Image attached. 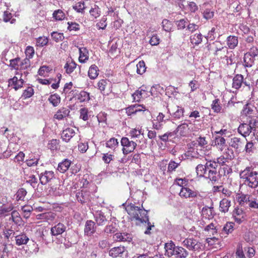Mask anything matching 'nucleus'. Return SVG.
Here are the masks:
<instances>
[{"mask_svg":"<svg viewBox=\"0 0 258 258\" xmlns=\"http://www.w3.org/2000/svg\"><path fill=\"white\" fill-rule=\"evenodd\" d=\"M208 50L214 55L215 57L218 60L225 59L226 63L227 65H231L233 63L232 54L229 55L228 48L226 46H221L218 45L217 42H214L208 46Z\"/></svg>","mask_w":258,"mask_h":258,"instance_id":"obj_1","label":"nucleus"},{"mask_svg":"<svg viewBox=\"0 0 258 258\" xmlns=\"http://www.w3.org/2000/svg\"><path fill=\"white\" fill-rule=\"evenodd\" d=\"M240 178L249 187L255 188L258 187V171L254 170L252 166H247L240 172Z\"/></svg>","mask_w":258,"mask_h":258,"instance_id":"obj_2","label":"nucleus"},{"mask_svg":"<svg viewBox=\"0 0 258 258\" xmlns=\"http://www.w3.org/2000/svg\"><path fill=\"white\" fill-rule=\"evenodd\" d=\"M125 210L131 219H135L143 223V221H148V211L143 209V206L141 208L131 203L127 205Z\"/></svg>","mask_w":258,"mask_h":258,"instance_id":"obj_3","label":"nucleus"},{"mask_svg":"<svg viewBox=\"0 0 258 258\" xmlns=\"http://www.w3.org/2000/svg\"><path fill=\"white\" fill-rule=\"evenodd\" d=\"M165 254L169 257L172 256L176 258H185L188 255V251L181 246H175L173 242L165 244Z\"/></svg>","mask_w":258,"mask_h":258,"instance_id":"obj_4","label":"nucleus"},{"mask_svg":"<svg viewBox=\"0 0 258 258\" xmlns=\"http://www.w3.org/2000/svg\"><path fill=\"white\" fill-rule=\"evenodd\" d=\"M257 123L258 121L255 119H251L248 123H241L238 128V132L243 137L246 138L251 133H253L255 131Z\"/></svg>","mask_w":258,"mask_h":258,"instance_id":"obj_5","label":"nucleus"},{"mask_svg":"<svg viewBox=\"0 0 258 258\" xmlns=\"http://www.w3.org/2000/svg\"><path fill=\"white\" fill-rule=\"evenodd\" d=\"M183 245L189 250L200 251L204 249V245L198 240L192 237L185 238L183 242Z\"/></svg>","mask_w":258,"mask_h":258,"instance_id":"obj_6","label":"nucleus"},{"mask_svg":"<svg viewBox=\"0 0 258 258\" xmlns=\"http://www.w3.org/2000/svg\"><path fill=\"white\" fill-rule=\"evenodd\" d=\"M120 144L122 147V153L124 155L133 152L137 146L136 142L133 140L130 141L127 137H122L121 139Z\"/></svg>","mask_w":258,"mask_h":258,"instance_id":"obj_7","label":"nucleus"},{"mask_svg":"<svg viewBox=\"0 0 258 258\" xmlns=\"http://www.w3.org/2000/svg\"><path fill=\"white\" fill-rule=\"evenodd\" d=\"M187 155L193 158H198L199 157H205L207 156L210 157V155L212 153V151L205 152L204 150L199 148L197 145H190V147L188 148L187 152Z\"/></svg>","mask_w":258,"mask_h":258,"instance_id":"obj_8","label":"nucleus"},{"mask_svg":"<svg viewBox=\"0 0 258 258\" xmlns=\"http://www.w3.org/2000/svg\"><path fill=\"white\" fill-rule=\"evenodd\" d=\"M245 143V140L237 137H233L230 139L229 144V146L234 148L236 151L241 152L244 150Z\"/></svg>","mask_w":258,"mask_h":258,"instance_id":"obj_9","label":"nucleus"},{"mask_svg":"<svg viewBox=\"0 0 258 258\" xmlns=\"http://www.w3.org/2000/svg\"><path fill=\"white\" fill-rule=\"evenodd\" d=\"M179 196L182 198H194L200 196V194L198 190H192L188 187H181Z\"/></svg>","mask_w":258,"mask_h":258,"instance_id":"obj_10","label":"nucleus"},{"mask_svg":"<svg viewBox=\"0 0 258 258\" xmlns=\"http://www.w3.org/2000/svg\"><path fill=\"white\" fill-rule=\"evenodd\" d=\"M127 254V250L123 246L114 247L109 251V256L112 257H122Z\"/></svg>","mask_w":258,"mask_h":258,"instance_id":"obj_11","label":"nucleus"},{"mask_svg":"<svg viewBox=\"0 0 258 258\" xmlns=\"http://www.w3.org/2000/svg\"><path fill=\"white\" fill-rule=\"evenodd\" d=\"M232 216L235 222L240 224L246 220V213L242 209L235 208L233 211Z\"/></svg>","mask_w":258,"mask_h":258,"instance_id":"obj_12","label":"nucleus"},{"mask_svg":"<svg viewBox=\"0 0 258 258\" xmlns=\"http://www.w3.org/2000/svg\"><path fill=\"white\" fill-rule=\"evenodd\" d=\"M76 197L78 201L82 204L87 203L91 201L90 192L87 190L82 189L77 192Z\"/></svg>","mask_w":258,"mask_h":258,"instance_id":"obj_13","label":"nucleus"},{"mask_svg":"<svg viewBox=\"0 0 258 258\" xmlns=\"http://www.w3.org/2000/svg\"><path fill=\"white\" fill-rule=\"evenodd\" d=\"M98 89L103 94H108L111 92V83L107 79H101L97 83Z\"/></svg>","mask_w":258,"mask_h":258,"instance_id":"obj_14","label":"nucleus"},{"mask_svg":"<svg viewBox=\"0 0 258 258\" xmlns=\"http://www.w3.org/2000/svg\"><path fill=\"white\" fill-rule=\"evenodd\" d=\"M21 77H22V74L21 75ZM24 83V81L21 77L18 79V77L14 76L13 78L9 79L8 86L12 87L15 90H18L23 87Z\"/></svg>","mask_w":258,"mask_h":258,"instance_id":"obj_15","label":"nucleus"},{"mask_svg":"<svg viewBox=\"0 0 258 258\" xmlns=\"http://www.w3.org/2000/svg\"><path fill=\"white\" fill-rule=\"evenodd\" d=\"M54 178V173L52 171H45L40 174L39 180L40 183L45 185Z\"/></svg>","mask_w":258,"mask_h":258,"instance_id":"obj_16","label":"nucleus"},{"mask_svg":"<svg viewBox=\"0 0 258 258\" xmlns=\"http://www.w3.org/2000/svg\"><path fill=\"white\" fill-rule=\"evenodd\" d=\"M74 97L80 103H87L90 100V93L84 90L77 93Z\"/></svg>","mask_w":258,"mask_h":258,"instance_id":"obj_17","label":"nucleus"},{"mask_svg":"<svg viewBox=\"0 0 258 258\" xmlns=\"http://www.w3.org/2000/svg\"><path fill=\"white\" fill-rule=\"evenodd\" d=\"M145 111V108L139 105H131L126 108V113L127 115L136 114L139 112L144 114Z\"/></svg>","mask_w":258,"mask_h":258,"instance_id":"obj_18","label":"nucleus"},{"mask_svg":"<svg viewBox=\"0 0 258 258\" xmlns=\"http://www.w3.org/2000/svg\"><path fill=\"white\" fill-rule=\"evenodd\" d=\"M148 92L146 90L144 87L139 88L133 94V97L135 101L139 102L141 99L147 97Z\"/></svg>","mask_w":258,"mask_h":258,"instance_id":"obj_19","label":"nucleus"},{"mask_svg":"<svg viewBox=\"0 0 258 258\" xmlns=\"http://www.w3.org/2000/svg\"><path fill=\"white\" fill-rule=\"evenodd\" d=\"M207 144L208 142L206 140V138L201 137H199L196 141H193L191 143V145H197L199 148L204 150L205 152L211 151L207 149Z\"/></svg>","mask_w":258,"mask_h":258,"instance_id":"obj_20","label":"nucleus"},{"mask_svg":"<svg viewBox=\"0 0 258 258\" xmlns=\"http://www.w3.org/2000/svg\"><path fill=\"white\" fill-rule=\"evenodd\" d=\"M66 230V226L62 223H58L51 228L50 232L53 236H57L63 233Z\"/></svg>","mask_w":258,"mask_h":258,"instance_id":"obj_21","label":"nucleus"},{"mask_svg":"<svg viewBox=\"0 0 258 258\" xmlns=\"http://www.w3.org/2000/svg\"><path fill=\"white\" fill-rule=\"evenodd\" d=\"M70 110L66 107L59 109L53 116V118L58 120H62L70 114Z\"/></svg>","mask_w":258,"mask_h":258,"instance_id":"obj_22","label":"nucleus"},{"mask_svg":"<svg viewBox=\"0 0 258 258\" xmlns=\"http://www.w3.org/2000/svg\"><path fill=\"white\" fill-rule=\"evenodd\" d=\"M113 238L116 241L121 242H131L132 240V235L127 233H116Z\"/></svg>","mask_w":258,"mask_h":258,"instance_id":"obj_23","label":"nucleus"},{"mask_svg":"<svg viewBox=\"0 0 258 258\" xmlns=\"http://www.w3.org/2000/svg\"><path fill=\"white\" fill-rule=\"evenodd\" d=\"M96 231L95 223L92 220L86 221L85 225V234L88 236H91Z\"/></svg>","mask_w":258,"mask_h":258,"instance_id":"obj_24","label":"nucleus"},{"mask_svg":"<svg viewBox=\"0 0 258 258\" xmlns=\"http://www.w3.org/2000/svg\"><path fill=\"white\" fill-rule=\"evenodd\" d=\"M218 225L216 222H215V223L212 222L205 226L204 230L207 232L210 236H214L217 233L218 229Z\"/></svg>","mask_w":258,"mask_h":258,"instance_id":"obj_25","label":"nucleus"},{"mask_svg":"<svg viewBox=\"0 0 258 258\" xmlns=\"http://www.w3.org/2000/svg\"><path fill=\"white\" fill-rule=\"evenodd\" d=\"M75 135V132L74 129L68 127L62 131L61 138L63 141L68 142Z\"/></svg>","mask_w":258,"mask_h":258,"instance_id":"obj_26","label":"nucleus"},{"mask_svg":"<svg viewBox=\"0 0 258 258\" xmlns=\"http://www.w3.org/2000/svg\"><path fill=\"white\" fill-rule=\"evenodd\" d=\"M243 83V76L241 74H237L233 79L232 88L239 89Z\"/></svg>","mask_w":258,"mask_h":258,"instance_id":"obj_27","label":"nucleus"},{"mask_svg":"<svg viewBox=\"0 0 258 258\" xmlns=\"http://www.w3.org/2000/svg\"><path fill=\"white\" fill-rule=\"evenodd\" d=\"M238 37L233 35H230L226 39V44L230 49L235 48L238 45Z\"/></svg>","mask_w":258,"mask_h":258,"instance_id":"obj_28","label":"nucleus"},{"mask_svg":"<svg viewBox=\"0 0 258 258\" xmlns=\"http://www.w3.org/2000/svg\"><path fill=\"white\" fill-rule=\"evenodd\" d=\"M79 60L81 63H85L89 59L88 51L85 47L79 48Z\"/></svg>","mask_w":258,"mask_h":258,"instance_id":"obj_29","label":"nucleus"},{"mask_svg":"<svg viewBox=\"0 0 258 258\" xmlns=\"http://www.w3.org/2000/svg\"><path fill=\"white\" fill-rule=\"evenodd\" d=\"M71 164V161L68 159H66L58 164L57 170L61 173H64L69 169Z\"/></svg>","mask_w":258,"mask_h":258,"instance_id":"obj_30","label":"nucleus"},{"mask_svg":"<svg viewBox=\"0 0 258 258\" xmlns=\"http://www.w3.org/2000/svg\"><path fill=\"white\" fill-rule=\"evenodd\" d=\"M77 66V63L73 60L69 59L67 60L64 66L66 73L68 74H71L76 68Z\"/></svg>","mask_w":258,"mask_h":258,"instance_id":"obj_31","label":"nucleus"},{"mask_svg":"<svg viewBox=\"0 0 258 258\" xmlns=\"http://www.w3.org/2000/svg\"><path fill=\"white\" fill-rule=\"evenodd\" d=\"M214 143L221 151H222L226 146V140L221 136H217L215 138Z\"/></svg>","mask_w":258,"mask_h":258,"instance_id":"obj_32","label":"nucleus"},{"mask_svg":"<svg viewBox=\"0 0 258 258\" xmlns=\"http://www.w3.org/2000/svg\"><path fill=\"white\" fill-rule=\"evenodd\" d=\"M99 69L95 64L91 65L88 70V75L91 79H96L99 75Z\"/></svg>","mask_w":258,"mask_h":258,"instance_id":"obj_33","label":"nucleus"},{"mask_svg":"<svg viewBox=\"0 0 258 258\" xmlns=\"http://www.w3.org/2000/svg\"><path fill=\"white\" fill-rule=\"evenodd\" d=\"M16 244L17 245L26 244L29 240V238L26 234L22 233L15 237Z\"/></svg>","mask_w":258,"mask_h":258,"instance_id":"obj_34","label":"nucleus"},{"mask_svg":"<svg viewBox=\"0 0 258 258\" xmlns=\"http://www.w3.org/2000/svg\"><path fill=\"white\" fill-rule=\"evenodd\" d=\"M231 206V202L228 200L223 198L220 202V211L223 213H226L228 211L229 208Z\"/></svg>","mask_w":258,"mask_h":258,"instance_id":"obj_35","label":"nucleus"},{"mask_svg":"<svg viewBox=\"0 0 258 258\" xmlns=\"http://www.w3.org/2000/svg\"><path fill=\"white\" fill-rule=\"evenodd\" d=\"M48 101L53 107H56L60 104L61 98L59 95L55 93L49 96Z\"/></svg>","mask_w":258,"mask_h":258,"instance_id":"obj_36","label":"nucleus"},{"mask_svg":"<svg viewBox=\"0 0 258 258\" xmlns=\"http://www.w3.org/2000/svg\"><path fill=\"white\" fill-rule=\"evenodd\" d=\"M49 192L55 196H59L63 193V185L60 184L52 186L49 189Z\"/></svg>","mask_w":258,"mask_h":258,"instance_id":"obj_37","label":"nucleus"},{"mask_svg":"<svg viewBox=\"0 0 258 258\" xmlns=\"http://www.w3.org/2000/svg\"><path fill=\"white\" fill-rule=\"evenodd\" d=\"M95 219L98 225H103L107 221V219L103 212L100 211L97 212L95 216Z\"/></svg>","mask_w":258,"mask_h":258,"instance_id":"obj_38","label":"nucleus"},{"mask_svg":"<svg viewBox=\"0 0 258 258\" xmlns=\"http://www.w3.org/2000/svg\"><path fill=\"white\" fill-rule=\"evenodd\" d=\"M212 153L210 155V157H208L207 156L205 157L206 160L207 161V162L205 165V166L207 170H209V169H216V168L217 167V163L215 161H212Z\"/></svg>","mask_w":258,"mask_h":258,"instance_id":"obj_39","label":"nucleus"},{"mask_svg":"<svg viewBox=\"0 0 258 258\" xmlns=\"http://www.w3.org/2000/svg\"><path fill=\"white\" fill-rule=\"evenodd\" d=\"M254 59L252 55H251V52L246 53L243 58L244 66L246 67H251L254 62Z\"/></svg>","mask_w":258,"mask_h":258,"instance_id":"obj_40","label":"nucleus"},{"mask_svg":"<svg viewBox=\"0 0 258 258\" xmlns=\"http://www.w3.org/2000/svg\"><path fill=\"white\" fill-rule=\"evenodd\" d=\"M189 130L187 123H183L178 125L177 128V132L179 133L181 136H185L188 133Z\"/></svg>","mask_w":258,"mask_h":258,"instance_id":"obj_41","label":"nucleus"},{"mask_svg":"<svg viewBox=\"0 0 258 258\" xmlns=\"http://www.w3.org/2000/svg\"><path fill=\"white\" fill-rule=\"evenodd\" d=\"M249 198L250 196L248 195H238V197H237V201L240 205L241 206H244L245 204L249 203L250 200Z\"/></svg>","mask_w":258,"mask_h":258,"instance_id":"obj_42","label":"nucleus"},{"mask_svg":"<svg viewBox=\"0 0 258 258\" xmlns=\"http://www.w3.org/2000/svg\"><path fill=\"white\" fill-rule=\"evenodd\" d=\"M20 58L17 57L10 60V67L12 69L15 70L16 71V75H18L19 74L18 71L20 68Z\"/></svg>","mask_w":258,"mask_h":258,"instance_id":"obj_43","label":"nucleus"},{"mask_svg":"<svg viewBox=\"0 0 258 258\" xmlns=\"http://www.w3.org/2000/svg\"><path fill=\"white\" fill-rule=\"evenodd\" d=\"M218 173L216 169H209L207 170L205 177L209 178L212 181H216L218 179Z\"/></svg>","mask_w":258,"mask_h":258,"instance_id":"obj_44","label":"nucleus"},{"mask_svg":"<svg viewBox=\"0 0 258 258\" xmlns=\"http://www.w3.org/2000/svg\"><path fill=\"white\" fill-rule=\"evenodd\" d=\"M91 17L93 19H96L100 17L101 15V11L99 7L96 5H94L93 7H92L89 11Z\"/></svg>","mask_w":258,"mask_h":258,"instance_id":"obj_45","label":"nucleus"},{"mask_svg":"<svg viewBox=\"0 0 258 258\" xmlns=\"http://www.w3.org/2000/svg\"><path fill=\"white\" fill-rule=\"evenodd\" d=\"M52 18L56 21H62L65 19L66 15L63 11L58 9L53 12Z\"/></svg>","mask_w":258,"mask_h":258,"instance_id":"obj_46","label":"nucleus"},{"mask_svg":"<svg viewBox=\"0 0 258 258\" xmlns=\"http://www.w3.org/2000/svg\"><path fill=\"white\" fill-rule=\"evenodd\" d=\"M211 108L215 113H220L222 109V106L219 99H215L212 101Z\"/></svg>","mask_w":258,"mask_h":258,"instance_id":"obj_47","label":"nucleus"},{"mask_svg":"<svg viewBox=\"0 0 258 258\" xmlns=\"http://www.w3.org/2000/svg\"><path fill=\"white\" fill-rule=\"evenodd\" d=\"M246 143H245V145L244 147V150L243 151H245L246 153L251 155L253 153L254 150V146L252 141H247L245 140Z\"/></svg>","mask_w":258,"mask_h":258,"instance_id":"obj_48","label":"nucleus"},{"mask_svg":"<svg viewBox=\"0 0 258 258\" xmlns=\"http://www.w3.org/2000/svg\"><path fill=\"white\" fill-rule=\"evenodd\" d=\"M13 209L14 206L11 202L7 206L3 205L0 209V215H6L7 213L12 211Z\"/></svg>","mask_w":258,"mask_h":258,"instance_id":"obj_49","label":"nucleus"},{"mask_svg":"<svg viewBox=\"0 0 258 258\" xmlns=\"http://www.w3.org/2000/svg\"><path fill=\"white\" fill-rule=\"evenodd\" d=\"M31 66V61L29 58H25L21 60L20 62V69L19 71H22L23 70H27Z\"/></svg>","mask_w":258,"mask_h":258,"instance_id":"obj_50","label":"nucleus"},{"mask_svg":"<svg viewBox=\"0 0 258 258\" xmlns=\"http://www.w3.org/2000/svg\"><path fill=\"white\" fill-rule=\"evenodd\" d=\"M190 40L192 44H199L202 41V35L201 33H196L190 36Z\"/></svg>","mask_w":258,"mask_h":258,"instance_id":"obj_51","label":"nucleus"},{"mask_svg":"<svg viewBox=\"0 0 258 258\" xmlns=\"http://www.w3.org/2000/svg\"><path fill=\"white\" fill-rule=\"evenodd\" d=\"M207 170L205 166L199 164L196 167V172L200 177H205L207 174Z\"/></svg>","mask_w":258,"mask_h":258,"instance_id":"obj_52","label":"nucleus"},{"mask_svg":"<svg viewBox=\"0 0 258 258\" xmlns=\"http://www.w3.org/2000/svg\"><path fill=\"white\" fill-rule=\"evenodd\" d=\"M118 146V142L115 138H111L106 143V147L114 150Z\"/></svg>","mask_w":258,"mask_h":258,"instance_id":"obj_53","label":"nucleus"},{"mask_svg":"<svg viewBox=\"0 0 258 258\" xmlns=\"http://www.w3.org/2000/svg\"><path fill=\"white\" fill-rule=\"evenodd\" d=\"M232 172V169L227 165H223L219 170V173L221 176H226Z\"/></svg>","mask_w":258,"mask_h":258,"instance_id":"obj_54","label":"nucleus"},{"mask_svg":"<svg viewBox=\"0 0 258 258\" xmlns=\"http://www.w3.org/2000/svg\"><path fill=\"white\" fill-rule=\"evenodd\" d=\"M11 219L16 224L20 225L22 222V218L18 212L15 210L11 213Z\"/></svg>","mask_w":258,"mask_h":258,"instance_id":"obj_55","label":"nucleus"},{"mask_svg":"<svg viewBox=\"0 0 258 258\" xmlns=\"http://www.w3.org/2000/svg\"><path fill=\"white\" fill-rule=\"evenodd\" d=\"M146 70V67L143 60L140 61L137 64V73L138 74H143Z\"/></svg>","mask_w":258,"mask_h":258,"instance_id":"obj_56","label":"nucleus"},{"mask_svg":"<svg viewBox=\"0 0 258 258\" xmlns=\"http://www.w3.org/2000/svg\"><path fill=\"white\" fill-rule=\"evenodd\" d=\"M142 129L132 128L129 132V136L132 139L139 138L141 136Z\"/></svg>","mask_w":258,"mask_h":258,"instance_id":"obj_57","label":"nucleus"},{"mask_svg":"<svg viewBox=\"0 0 258 258\" xmlns=\"http://www.w3.org/2000/svg\"><path fill=\"white\" fill-rule=\"evenodd\" d=\"M52 39L56 42H60L64 39L63 34L57 32H53L51 33Z\"/></svg>","mask_w":258,"mask_h":258,"instance_id":"obj_58","label":"nucleus"},{"mask_svg":"<svg viewBox=\"0 0 258 258\" xmlns=\"http://www.w3.org/2000/svg\"><path fill=\"white\" fill-rule=\"evenodd\" d=\"M114 158V155L113 154L109 153L102 154V160L106 164H109Z\"/></svg>","mask_w":258,"mask_h":258,"instance_id":"obj_59","label":"nucleus"},{"mask_svg":"<svg viewBox=\"0 0 258 258\" xmlns=\"http://www.w3.org/2000/svg\"><path fill=\"white\" fill-rule=\"evenodd\" d=\"M89 110L86 107H83L80 110V118L84 121H87L89 119Z\"/></svg>","mask_w":258,"mask_h":258,"instance_id":"obj_60","label":"nucleus"},{"mask_svg":"<svg viewBox=\"0 0 258 258\" xmlns=\"http://www.w3.org/2000/svg\"><path fill=\"white\" fill-rule=\"evenodd\" d=\"M48 40L45 36H40L36 39V45L38 47H43L47 44Z\"/></svg>","mask_w":258,"mask_h":258,"instance_id":"obj_61","label":"nucleus"},{"mask_svg":"<svg viewBox=\"0 0 258 258\" xmlns=\"http://www.w3.org/2000/svg\"><path fill=\"white\" fill-rule=\"evenodd\" d=\"M163 29L166 32H170L171 31L173 27V24L171 22L167 19H164L162 21Z\"/></svg>","mask_w":258,"mask_h":258,"instance_id":"obj_62","label":"nucleus"},{"mask_svg":"<svg viewBox=\"0 0 258 258\" xmlns=\"http://www.w3.org/2000/svg\"><path fill=\"white\" fill-rule=\"evenodd\" d=\"M21 210L24 213V218L27 219L30 217L31 212L33 210V208L31 206L25 205L22 207Z\"/></svg>","mask_w":258,"mask_h":258,"instance_id":"obj_63","label":"nucleus"},{"mask_svg":"<svg viewBox=\"0 0 258 258\" xmlns=\"http://www.w3.org/2000/svg\"><path fill=\"white\" fill-rule=\"evenodd\" d=\"M176 107L177 109L176 111L173 112V115L175 118L179 119L183 116L184 110V108L181 106H177Z\"/></svg>","mask_w":258,"mask_h":258,"instance_id":"obj_64","label":"nucleus"}]
</instances>
